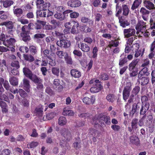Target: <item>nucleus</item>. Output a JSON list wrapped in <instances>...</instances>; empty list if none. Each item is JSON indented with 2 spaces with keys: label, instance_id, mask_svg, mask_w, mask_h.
<instances>
[{
  "label": "nucleus",
  "instance_id": "f257e3e1",
  "mask_svg": "<svg viewBox=\"0 0 155 155\" xmlns=\"http://www.w3.org/2000/svg\"><path fill=\"white\" fill-rule=\"evenodd\" d=\"M93 120H94L98 121L99 123L101 125H110L111 124L110 117L102 113L96 115Z\"/></svg>",
  "mask_w": 155,
  "mask_h": 155
},
{
  "label": "nucleus",
  "instance_id": "f03ea898",
  "mask_svg": "<svg viewBox=\"0 0 155 155\" xmlns=\"http://www.w3.org/2000/svg\"><path fill=\"white\" fill-rule=\"evenodd\" d=\"M116 9L117 12L115 16L117 17H119L120 14L122 12L123 16H127L130 13V10L128 6L126 4H123L122 6L119 5L118 4H116Z\"/></svg>",
  "mask_w": 155,
  "mask_h": 155
},
{
  "label": "nucleus",
  "instance_id": "7ed1b4c3",
  "mask_svg": "<svg viewBox=\"0 0 155 155\" xmlns=\"http://www.w3.org/2000/svg\"><path fill=\"white\" fill-rule=\"evenodd\" d=\"M21 30L20 35L22 40L25 42L30 41L31 38L30 35V31L28 29V26L26 25L22 26Z\"/></svg>",
  "mask_w": 155,
  "mask_h": 155
},
{
  "label": "nucleus",
  "instance_id": "20e7f679",
  "mask_svg": "<svg viewBox=\"0 0 155 155\" xmlns=\"http://www.w3.org/2000/svg\"><path fill=\"white\" fill-rule=\"evenodd\" d=\"M64 26L66 28L71 29V33L74 35L77 33V28L79 26V23L77 21H71L66 22L64 24Z\"/></svg>",
  "mask_w": 155,
  "mask_h": 155
},
{
  "label": "nucleus",
  "instance_id": "39448f33",
  "mask_svg": "<svg viewBox=\"0 0 155 155\" xmlns=\"http://www.w3.org/2000/svg\"><path fill=\"white\" fill-rule=\"evenodd\" d=\"M132 90V84L130 82H127L123 91V99L126 101L130 95V92Z\"/></svg>",
  "mask_w": 155,
  "mask_h": 155
},
{
  "label": "nucleus",
  "instance_id": "423d86ee",
  "mask_svg": "<svg viewBox=\"0 0 155 155\" xmlns=\"http://www.w3.org/2000/svg\"><path fill=\"white\" fill-rule=\"evenodd\" d=\"M56 44L61 48H67L70 46L71 43L70 41L63 38L60 39L59 41H57Z\"/></svg>",
  "mask_w": 155,
  "mask_h": 155
},
{
  "label": "nucleus",
  "instance_id": "0eeeda50",
  "mask_svg": "<svg viewBox=\"0 0 155 155\" xmlns=\"http://www.w3.org/2000/svg\"><path fill=\"white\" fill-rule=\"evenodd\" d=\"M36 85V88L38 90L43 91L44 86L42 84L43 80L37 76H35L32 81Z\"/></svg>",
  "mask_w": 155,
  "mask_h": 155
},
{
  "label": "nucleus",
  "instance_id": "6e6552de",
  "mask_svg": "<svg viewBox=\"0 0 155 155\" xmlns=\"http://www.w3.org/2000/svg\"><path fill=\"white\" fill-rule=\"evenodd\" d=\"M146 23L143 20H138L135 28L138 31L143 33L146 28Z\"/></svg>",
  "mask_w": 155,
  "mask_h": 155
},
{
  "label": "nucleus",
  "instance_id": "1a4fd4ad",
  "mask_svg": "<svg viewBox=\"0 0 155 155\" xmlns=\"http://www.w3.org/2000/svg\"><path fill=\"white\" fill-rule=\"evenodd\" d=\"M23 72L24 75L27 77L32 81L35 76H37L35 74H33L32 71L28 68L25 67L23 69Z\"/></svg>",
  "mask_w": 155,
  "mask_h": 155
},
{
  "label": "nucleus",
  "instance_id": "9d476101",
  "mask_svg": "<svg viewBox=\"0 0 155 155\" xmlns=\"http://www.w3.org/2000/svg\"><path fill=\"white\" fill-rule=\"evenodd\" d=\"M150 104L149 103H146L145 104H141V107L140 110V115L146 116V114L147 111L149 110L150 108Z\"/></svg>",
  "mask_w": 155,
  "mask_h": 155
},
{
  "label": "nucleus",
  "instance_id": "9b49d317",
  "mask_svg": "<svg viewBox=\"0 0 155 155\" xmlns=\"http://www.w3.org/2000/svg\"><path fill=\"white\" fill-rule=\"evenodd\" d=\"M140 12L142 18L144 21H147L148 17L150 13V11L146 9L144 7H142L140 8Z\"/></svg>",
  "mask_w": 155,
  "mask_h": 155
},
{
  "label": "nucleus",
  "instance_id": "f8f14e48",
  "mask_svg": "<svg viewBox=\"0 0 155 155\" xmlns=\"http://www.w3.org/2000/svg\"><path fill=\"white\" fill-rule=\"evenodd\" d=\"M137 81L142 86H145L148 84L149 82V78L147 77L138 75Z\"/></svg>",
  "mask_w": 155,
  "mask_h": 155
},
{
  "label": "nucleus",
  "instance_id": "ddd939ff",
  "mask_svg": "<svg viewBox=\"0 0 155 155\" xmlns=\"http://www.w3.org/2000/svg\"><path fill=\"white\" fill-rule=\"evenodd\" d=\"M95 100V97L92 95L89 97H83L82 101L84 103L90 105V104H93Z\"/></svg>",
  "mask_w": 155,
  "mask_h": 155
},
{
  "label": "nucleus",
  "instance_id": "4468645a",
  "mask_svg": "<svg viewBox=\"0 0 155 155\" xmlns=\"http://www.w3.org/2000/svg\"><path fill=\"white\" fill-rule=\"evenodd\" d=\"M135 30L134 29L129 28L124 29V33L125 38H129L134 35L135 33Z\"/></svg>",
  "mask_w": 155,
  "mask_h": 155
},
{
  "label": "nucleus",
  "instance_id": "2eb2a0df",
  "mask_svg": "<svg viewBox=\"0 0 155 155\" xmlns=\"http://www.w3.org/2000/svg\"><path fill=\"white\" fill-rule=\"evenodd\" d=\"M68 6L76 8L80 6L81 4V2L79 0H70L67 2Z\"/></svg>",
  "mask_w": 155,
  "mask_h": 155
},
{
  "label": "nucleus",
  "instance_id": "dca6fc26",
  "mask_svg": "<svg viewBox=\"0 0 155 155\" xmlns=\"http://www.w3.org/2000/svg\"><path fill=\"white\" fill-rule=\"evenodd\" d=\"M140 103H134L132 105V110L129 114V116L132 117L134 114L140 108Z\"/></svg>",
  "mask_w": 155,
  "mask_h": 155
},
{
  "label": "nucleus",
  "instance_id": "f3484780",
  "mask_svg": "<svg viewBox=\"0 0 155 155\" xmlns=\"http://www.w3.org/2000/svg\"><path fill=\"white\" fill-rule=\"evenodd\" d=\"M93 86L90 89V91L92 93H97L101 91L103 88V86L101 84H97V85H93Z\"/></svg>",
  "mask_w": 155,
  "mask_h": 155
},
{
  "label": "nucleus",
  "instance_id": "a211bd4d",
  "mask_svg": "<svg viewBox=\"0 0 155 155\" xmlns=\"http://www.w3.org/2000/svg\"><path fill=\"white\" fill-rule=\"evenodd\" d=\"M143 3L144 6L148 9L150 10L155 9L154 4L149 1L144 0Z\"/></svg>",
  "mask_w": 155,
  "mask_h": 155
},
{
  "label": "nucleus",
  "instance_id": "6ab92c4d",
  "mask_svg": "<svg viewBox=\"0 0 155 155\" xmlns=\"http://www.w3.org/2000/svg\"><path fill=\"white\" fill-rule=\"evenodd\" d=\"M79 48L83 52L87 53L90 51V48L87 45L82 42H81Z\"/></svg>",
  "mask_w": 155,
  "mask_h": 155
},
{
  "label": "nucleus",
  "instance_id": "aec40b11",
  "mask_svg": "<svg viewBox=\"0 0 155 155\" xmlns=\"http://www.w3.org/2000/svg\"><path fill=\"white\" fill-rule=\"evenodd\" d=\"M119 19V22L120 23V25L123 28H125L126 26L130 25V23L128 21L124 18L123 16L118 17Z\"/></svg>",
  "mask_w": 155,
  "mask_h": 155
},
{
  "label": "nucleus",
  "instance_id": "412c9836",
  "mask_svg": "<svg viewBox=\"0 0 155 155\" xmlns=\"http://www.w3.org/2000/svg\"><path fill=\"white\" fill-rule=\"evenodd\" d=\"M33 55L31 54H24L23 56L24 60L29 63L33 62L35 60V58L33 56Z\"/></svg>",
  "mask_w": 155,
  "mask_h": 155
},
{
  "label": "nucleus",
  "instance_id": "4be33fe9",
  "mask_svg": "<svg viewBox=\"0 0 155 155\" xmlns=\"http://www.w3.org/2000/svg\"><path fill=\"white\" fill-rule=\"evenodd\" d=\"M139 60L138 59H136L133 61L129 65V70L130 71L133 70H135L136 68V66Z\"/></svg>",
  "mask_w": 155,
  "mask_h": 155
},
{
  "label": "nucleus",
  "instance_id": "5701e85b",
  "mask_svg": "<svg viewBox=\"0 0 155 155\" xmlns=\"http://www.w3.org/2000/svg\"><path fill=\"white\" fill-rule=\"evenodd\" d=\"M0 106L1 108L2 112L3 113H8V106L5 102L0 101Z\"/></svg>",
  "mask_w": 155,
  "mask_h": 155
},
{
  "label": "nucleus",
  "instance_id": "b1692460",
  "mask_svg": "<svg viewBox=\"0 0 155 155\" xmlns=\"http://www.w3.org/2000/svg\"><path fill=\"white\" fill-rule=\"evenodd\" d=\"M43 108L42 106L37 107L35 109L34 113L38 117H42L43 116Z\"/></svg>",
  "mask_w": 155,
  "mask_h": 155
},
{
  "label": "nucleus",
  "instance_id": "393cba45",
  "mask_svg": "<svg viewBox=\"0 0 155 155\" xmlns=\"http://www.w3.org/2000/svg\"><path fill=\"white\" fill-rule=\"evenodd\" d=\"M3 24L7 27V29L9 33L11 34L12 33L13 31L12 29L13 28V26L12 21H9L4 22L3 23Z\"/></svg>",
  "mask_w": 155,
  "mask_h": 155
},
{
  "label": "nucleus",
  "instance_id": "a878e982",
  "mask_svg": "<svg viewBox=\"0 0 155 155\" xmlns=\"http://www.w3.org/2000/svg\"><path fill=\"white\" fill-rule=\"evenodd\" d=\"M23 85L24 89L27 92H30V86L29 80L26 79H24L23 80Z\"/></svg>",
  "mask_w": 155,
  "mask_h": 155
},
{
  "label": "nucleus",
  "instance_id": "bb28decb",
  "mask_svg": "<svg viewBox=\"0 0 155 155\" xmlns=\"http://www.w3.org/2000/svg\"><path fill=\"white\" fill-rule=\"evenodd\" d=\"M130 143L132 144L138 145L140 143V140L137 136H133L130 137Z\"/></svg>",
  "mask_w": 155,
  "mask_h": 155
},
{
  "label": "nucleus",
  "instance_id": "cd10ccee",
  "mask_svg": "<svg viewBox=\"0 0 155 155\" xmlns=\"http://www.w3.org/2000/svg\"><path fill=\"white\" fill-rule=\"evenodd\" d=\"M81 21L83 23H88L89 26L90 27L92 26L94 23L93 21L85 17H82L81 18Z\"/></svg>",
  "mask_w": 155,
  "mask_h": 155
},
{
  "label": "nucleus",
  "instance_id": "c85d7f7f",
  "mask_svg": "<svg viewBox=\"0 0 155 155\" xmlns=\"http://www.w3.org/2000/svg\"><path fill=\"white\" fill-rule=\"evenodd\" d=\"M29 51L32 55H36L38 53V49L36 46L31 45L29 46Z\"/></svg>",
  "mask_w": 155,
  "mask_h": 155
},
{
  "label": "nucleus",
  "instance_id": "c756f323",
  "mask_svg": "<svg viewBox=\"0 0 155 155\" xmlns=\"http://www.w3.org/2000/svg\"><path fill=\"white\" fill-rule=\"evenodd\" d=\"M71 75L75 78H79L81 76V73L77 69H73L71 71Z\"/></svg>",
  "mask_w": 155,
  "mask_h": 155
},
{
  "label": "nucleus",
  "instance_id": "7c9ffc66",
  "mask_svg": "<svg viewBox=\"0 0 155 155\" xmlns=\"http://www.w3.org/2000/svg\"><path fill=\"white\" fill-rule=\"evenodd\" d=\"M2 3L3 7L7 8L13 5L14 2L13 0H3Z\"/></svg>",
  "mask_w": 155,
  "mask_h": 155
},
{
  "label": "nucleus",
  "instance_id": "2f4dec72",
  "mask_svg": "<svg viewBox=\"0 0 155 155\" xmlns=\"http://www.w3.org/2000/svg\"><path fill=\"white\" fill-rule=\"evenodd\" d=\"M47 12L45 9H40L37 10L36 12L37 16L41 17H46Z\"/></svg>",
  "mask_w": 155,
  "mask_h": 155
},
{
  "label": "nucleus",
  "instance_id": "473e14b6",
  "mask_svg": "<svg viewBox=\"0 0 155 155\" xmlns=\"http://www.w3.org/2000/svg\"><path fill=\"white\" fill-rule=\"evenodd\" d=\"M35 23L36 30H39L41 29L42 27L45 25L46 24V22L42 21H38L37 23Z\"/></svg>",
  "mask_w": 155,
  "mask_h": 155
},
{
  "label": "nucleus",
  "instance_id": "72a5a7b5",
  "mask_svg": "<svg viewBox=\"0 0 155 155\" xmlns=\"http://www.w3.org/2000/svg\"><path fill=\"white\" fill-rule=\"evenodd\" d=\"M9 81L10 84L13 86H16L18 84V79L15 77H12L10 78Z\"/></svg>",
  "mask_w": 155,
  "mask_h": 155
},
{
  "label": "nucleus",
  "instance_id": "f704fd0d",
  "mask_svg": "<svg viewBox=\"0 0 155 155\" xmlns=\"http://www.w3.org/2000/svg\"><path fill=\"white\" fill-rule=\"evenodd\" d=\"M62 114L64 116H73L74 113L72 110H67L66 108H64L63 109V111Z\"/></svg>",
  "mask_w": 155,
  "mask_h": 155
},
{
  "label": "nucleus",
  "instance_id": "c9c22d12",
  "mask_svg": "<svg viewBox=\"0 0 155 155\" xmlns=\"http://www.w3.org/2000/svg\"><path fill=\"white\" fill-rule=\"evenodd\" d=\"M61 82L59 79H55L53 81V84L56 88L58 87V90H61L63 89V86L61 85Z\"/></svg>",
  "mask_w": 155,
  "mask_h": 155
},
{
  "label": "nucleus",
  "instance_id": "e433bc0d",
  "mask_svg": "<svg viewBox=\"0 0 155 155\" xmlns=\"http://www.w3.org/2000/svg\"><path fill=\"white\" fill-rule=\"evenodd\" d=\"M143 68L139 72L138 75L143 76L145 75L148 76L150 74V73L148 71V68L147 67H143Z\"/></svg>",
  "mask_w": 155,
  "mask_h": 155
},
{
  "label": "nucleus",
  "instance_id": "4c0bfd02",
  "mask_svg": "<svg viewBox=\"0 0 155 155\" xmlns=\"http://www.w3.org/2000/svg\"><path fill=\"white\" fill-rule=\"evenodd\" d=\"M67 120L65 117L63 116L60 117L58 119V123L59 125L62 126L66 125Z\"/></svg>",
  "mask_w": 155,
  "mask_h": 155
},
{
  "label": "nucleus",
  "instance_id": "58836bf2",
  "mask_svg": "<svg viewBox=\"0 0 155 155\" xmlns=\"http://www.w3.org/2000/svg\"><path fill=\"white\" fill-rule=\"evenodd\" d=\"M6 42L8 44L6 45L10 46H14L15 47V44L16 42V40L14 38H10L8 40L6 41Z\"/></svg>",
  "mask_w": 155,
  "mask_h": 155
},
{
  "label": "nucleus",
  "instance_id": "ea45409f",
  "mask_svg": "<svg viewBox=\"0 0 155 155\" xmlns=\"http://www.w3.org/2000/svg\"><path fill=\"white\" fill-rule=\"evenodd\" d=\"M122 54L121 55V58L119 59V65L120 67H122L126 63L127 61V58L124 57L123 58L121 57Z\"/></svg>",
  "mask_w": 155,
  "mask_h": 155
},
{
  "label": "nucleus",
  "instance_id": "a19ab883",
  "mask_svg": "<svg viewBox=\"0 0 155 155\" xmlns=\"http://www.w3.org/2000/svg\"><path fill=\"white\" fill-rule=\"evenodd\" d=\"M14 13L17 17H20L23 13L22 10L20 8H17L14 10Z\"/></svg>",
  "mask_w": 155,
  "mask_h": 155
},
{
  "label": "nucleus",
  "instance_id": "79ce46f5",
  "mask_svg": "<svg viewBox=\"0 0 155 155\" xmlns=\"http://www.w3.org/2000/svg\"><path fill=\"white\" fill-rule=\"evenodd\" d=\"M131 46V51L132 53H134L139 48L140 45L138 43H135L133 45Z\"/></svg>",
  "mask_w": 155,
  "mask_h": 155
},
{
  "label": "nucleus",
  "instance_id": "37998d69",
  "mask_svg": "<svg viewBox=\"0 0 155 155\" xmlns=\"http://www.w3.org/2000/svg\"><path fill=\"white\" fill-rule=\"evenodd\" d=\"M142 2H137L134 1L133 4L131 7V9L132 11H134L140 5H141Z\"/></svg>",
  "mask_w": 155,
  "mask_h": 155
},
{
  "label": "nucleus",
  "instance_id": "c03bdc74",
  "mask_svg": "<svg viewBox=\"0 0 155 155\" xmlns=\"http://www.w3.org/2000/svg\"><path fill=\"white\" fill-rule=\"evenodd\" d=\"M54 16L55 18L59 19L60 21H63L65 19L64 15L63 13L57 12V13L54 15Z\"/></svg>",
  "mask_w": 155,
  "mask_h": 155
},
{
  "label": "nucleus",
  "instance_id": "a18cd8bd",
  "mask_svg": "<svg viewBox=\"0 0 155 155\" xmlns=\"http://www.w3.org/2000/svg\"><path fill=\"white\" fill-rule=\"evenodd\" d=\"M65 60L67 64L71 65L73 64V61L71 56L68 55V54H66L64 57Z\"/></svg>",
  "mask_w": 155,
  "mask_h": 155
},
{
  "label": "nucleus",
  "instance_id": "49530a36",
  "mask_svg": "<svg viewBox=\"0 0 155 155\" xmlns=\"http://www.w3.org/2000/svg\"><path fill=\"white\" fill-rule=\"evenodd\" d=\"M147 120L145 122V124L147 126H150L153 120V117L152 114H150L147 116Z\"/></svg>",
  "mask_w": 155,
  "mask_h": 155
},
{
  "label": "nucleus",
  "instance_id": "de8ad7c7",
  "mask_svg": "<svg viewBox=\"0 0 155 155\" xmlns=\"http://www.w3.org/2000/svg\"><path fill=\"white\" fill-rule=\"evenodd\" d=\"M62 134L66 140H70L71 138L70 133L66 130H65L64 132H62Z\"/></svg>",
  "mask_w": 155,
  "mask_h": 155
},
{
  "label": "nucleus",
  "instance_id": "09e8293b",
  "mask_svg": "<svg viewBox=\"0 0 155 155\" xmlns=\"http://www.w3.org/2000/svg\"><path fill=\"white\" fill-rule=\"evenodd\" d=\"M144 49H143L142 51L141 49H139L137 51L135 52L134 57L137 58L140 56L141 57L144 54Z\"/></svg>",
  "mask_w": 155,
  "mask_h": 155
},
{
  "label": "nucleus",
  "instance_id": "8fccbe9b",
  "mask_svg": "<svg viewBox=\"0 0 155 155\" xmlns=\"http://www.w3.org/2000/svg\"><path fill=\"white\" fill-rule=\"evenodd\" d=\"M43 57L47 58H50L51 57V51L48 49H45L43 51Z\"/></svg>",
  "mask_w": 155,
  "mask_h": 155
},
{
  "label": "nucleus",
  "instance_id": "3c124183",
  "mask_svg": "<svg viewBox=\"0 0 155 155\" xmlns=\"http://www.w3.org/2000/svg\"><path fill=\"white\" fill-rule=\"evenodd\" d=\"M106 99L109 102L113 103L115 100L114 95L113 94H110L107 96Z\"/></svg>",
  "mask_w": 155,
  "mask_h": 155
},
{
  "label": "nucleus",
  "instance_id": "603ef678",
  "mask_svg": "<svg viewBox=\"0 0 155 155\" xmlns=\"http://www.w3.org/2000/svg\"><path fill=\"white\" fill-rule=\"evenodd\" d=\"M51 71L53 74L58 77L59 75L60 72L59 68L57 67H53L51 68Z\"/></svg>",
  "mask_w": 155,
  "mask_h": 155
},
{
  "label": "nucleus",
  "instance_id": "864d4df0",
  "mask_svg": "<svg viewBox=\"0 0 155 155\" xmlns=\"http://www.w3.org/2000/svg\"><path fill=\"white\" fill-rule=\"evenodd\" d=\"M100 79L103 81H106L108 79L109 75L106 73H101L100 75Z\"/></svg>",
  "mask_w": 155,
  "mask_h": 155
},
{
  "label": "nucleus",
  "instance_id": "5fc2aeb1",
  "mask_svg": "<svg viewBox=\"0 0 155 155\" xmlns=\"http://www.w3.org/2000/svg\"><path fill=\"white\" fill-rule=\"evenodd\" d=\"M45 91L46 93L50 96L54 95L55 94L54 91L50 87H48L46 88Z\"/></svg>",
  "mask_w": 155,
  "mask_h": 155
},
{
  "label": "nucleus",
  "instance_id": "6e6d98bb",
  "mask_svg": "<svg viewBox=\"0 0 155 155\" xmlns=\"http://www.w3.org/2000/svg\"><path fill=\"white\" fill-rule=\"evenodd\" d=\"M101 0H92L91 2L94 7H97L101 5Z\"/></svg>",
  "mask_w": 155,
  "mask_h": 155
},
{
  "label": "nucleus",
  "instance_id": "4d7b16f0",
  "mask_svg": "<svg viewBox=\"0 0 155 155\" xmlns=\"http://www.w3.org/2000/svg\"><path fill=\"white\" fill-rule=\"evenodd\" d=\"M8 18V16L4 11H0V18L2 20H5Z\"/></svg>",
  "mask_w": 155,
  "mask_h": 155
},
{
  "label": "nucleus",
  "instance_id": "13d9d810",
  "mask_svg": "<svg viewBox=\"0 0 155 155\" xmlns=\"http://www.w3.org/2000/svg\"><path fill=\"white\" fill-rule=\"evenodd\" d=\"M67 54V52H64L62 51H58L56 52V54L61 58H64V56Z\"/></svg>",
  "mask_w": 155,
  "mask_h": 155
},
{
  "label": "nucleus",
  "instance_id": "bf43d9fd",
  "mask_svg": "<svg viewBox=\"0 0 155 155\" xmlns=\"http://www.w3.org/2000/svg\"><path fill=\"white\" fill-rule=\"evenodd\" d=\"M109 43L108 46L109 47H117L119 43L117 41L112 40Z\"/></svg>",
  "mask_w": 155,
  "mask_h": 155
},
{
  "label": "nucleus",
  "instance_id": "052dcab7",
  "mask_svg": "<svg viewBox=\"0 0 155 155\" xmlns=\"http://www.w3.org/2000/svg\"><path fill=\"white\" fill-rule=\"evenodd\" d=\"M0 101H4L8 102L10 103V101L8 97L5 94H2L0 96Z\"/></svg>",
  "mask_w": 155,
  "mask_h": 155
},
{
  "label": "nucleus",
  "instance_id": "680f3d73",
  "mask_svg": "<svg viewBox=\"0 0 155 155\" xmlns=\"http://www.w3.org/2000/svg\"><path fill=\"white\" fill-rule=\"evenodd\" d=\"M44 3V0H36L35 3L37 7L39 8H41L43 4Z\"/></svg>",
  "mask_w": 155,
  "mask_h": 155
},
{
  "label": "nucleus",
  "instance_id": "e2e57ef3",
  "mask_svg": "<svg viewBox=\"0 0 155 155\" xmlns=\"http://www.w3.org/2000/svg\"><path fill=\"white\" fill-rule=\"evenodd\" d=\"M18 93L20 96L23 98H25L27 96V94L22 89H19Z\"/></svg>",
  "mask_w": 155,
  "mask_h": 155
},
{
  "label": "nucleus",
  "instance_id": "0e129e2a",
  "mask_svg": "<svg viewBox=\"0 0 155 155\" xmlns=\"http://www.w3.org/2000/svg\"><path fill=\"white\" fill-rule=\"evenodd\" d=\"M11 65L12 67H15L17 69L20 68L19 62L18 61H13L11 63Z\"/></svg>",
  "mask_w": 155,
  "mask_h": 155
},
{
  "label": "nucleus",
  "instance_id": "69168bd1",
  "mask_svg": "<svg viewBox=\"0 0 155 155\" xmlns=\"http://www.w3.org/2000/svg\"><path fill=\"white\" fill-rule=\"evenodd\" d=\"M50 5L51 4L50 2H44L41 7V8H42V9H45V11H47V9L50 7Z\"/></svg>",
  "mask_w": 155,
  "mask_h": 155
},
{
  "label": "nucleus",
  "instance_id": "338daca9",
  "mask_svg": "<svg viewBox=\"0 0 155 155\" xmlns=\"http://www.w3.org/2000/svg\"><path fill=\"white\" fill-rule=\"evenodd\" d=\"M150 63V61L149 59L146 58L144 60L143 63L141 65V67L147 68V67L149 66Z\"/></svg>",
  "mask_w": 155,
  "mask_h": 155
},
{
  "label": "nucleus",
  "instance_id": "774afa93",
  "mask_svg": "<svg viewBox=\"0 0 155 155\" xmlns=\"http://www.w3.org/2000/svg\"><path fill=\"white\" fill-rule=\"evenodd\" d=\"M98 51V49L96 46L94 47L92 51V53L93 54L92 55V58H97V52Z\"/></svg>",
  "mask_w": 155,
  "mask_h": 155
}]
</instances>
